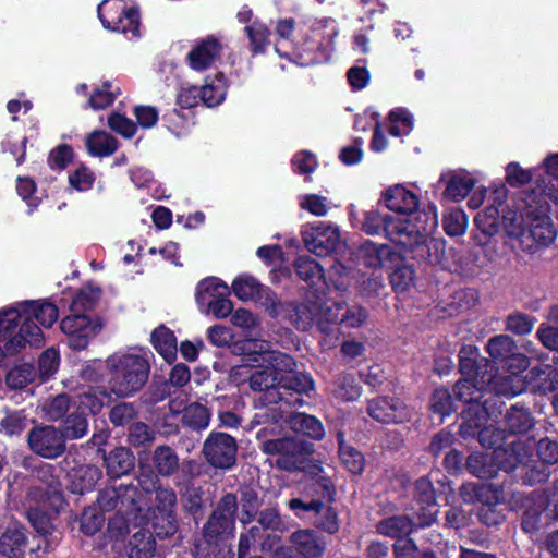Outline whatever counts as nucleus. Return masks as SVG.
Wrapping results in <instances>:
<instances>
[{
  "mask_svg": "<svg viewBox=\"0 0 558 558\" xmlns=\"http://www.w3.org/2000/svg\"><path fill=\"white\" fill-rule=\"evenodd\" d=\"M89 155L94 157H108L117 151L119 145L114 136L106 131H94L85 141Z\"/></svg>",
  "mask_w": 558,
  "mask_h": 558,
  "instance_id": "38",
  "label": "nucleus"
},
{
  "mask_svg": "<svg viewBox=\"0 0 558 558\" xmlns=\"http://www.w3.org/2000/svg\"><path fill=\"white\" fill-rule=\"evenodd\" d=\"M420 196L408 189L404 184H393L386 189V208L405 216L403 219L415 221L418 213L434 211L437 216L435 205L428 209L418 210Z\"/></svg>",
  "mask_w": 558,
  "mask_h": 558,
  "instance_id": "15",
  "label": "nucleus"
},
{
  "mask_svg": "<svg viewBox=\"0 0 558 558\" xmlns=\"http://www.w3.org/2000/svg\"><path fill=\"white\" fill-rule=\"evenodd\" d=\"M45 416L50 421L61 420L66 412L72 410L69 397L66 395H58L47 400L41 405Z\"/></svg>",
  "mask_w": 558,
  "mask_h": 558,
  "instance_id": "63",
  "label": "nucleus"
},
{
  "mask_svg": "<svg viewBox=\"0 0 558 558\" xmlns=\"http://www.w3.org/2000/svg\"><path fill=\"white\" fill-rule=\"evenodd\" d=\"M475 437L483 448L493 449V451H496V448L504 447L509 441L506 430L494 425L483 428Z\"/></svg>",
  "mask_w": 558,
  "mask_h": 558,
  "instance_id": "57",
  "label": "nucleus"
},
{
  "mask_svg": "<svg viewBox=\"0 0 558 558\" xmlns=\"http://www.w3.org/2000/svg\"><path fill=\"white\" fill-rule=\"evenodd\" d=\"M59 317L58 307L47 301H25L0 310V342L9 354L45 343L43 329L50 328Z\"/></svg>",
  "mask_w": 558,
  "mask_h": 558,
  "instance_id": "2",
  "label": "nucleus"
},
{
  "mask_svg": "<svg viewBox=\"0 0 558 558\" xmlns=\"http://www.w3.org/2000/svg\"><path fill=\"white\" fill-rule=\"evenodd\" d=\"M386 120L389 122V126L386 125L387 132L395 137L409 135L414 128L413 116L404 107L390 110Z\"/></svg>",
  "mask_w": 558,
  "mask_h": 558,
  "instance_id": "43",
  "label": "nucleus"
},
{
  "mask_svg": "<svg viewBox=\"0 0 558 558\" xmlns=\"http://www.w3.org/2000/svg\"><path fill=\"white\" fill-rule=\"evenodd\" d=\"M222 46L214 37L199 41L187 54L190 66L195 71H205L220 57Z\"/></svg>",
  "mask_w": 558,
  "mask_h": 558,
  "instance_id": "23",
  "label": "nucleus"
},
{
  "mask_svg": "<svg viewBox=\"0 0 558 558\" xmlns=\"http://www.w3.org/2000/svg\"><path fill=\"white\" fill-rule=\"evenodd\" d=\"M88 423L86 415L72 407L68 417L64 420V430L62 432L64 438L78 439L86 435Z\"/></svg>",
  "mask_w": 558,
  "mask_h": 558,
  "instance_id": "56",
  "label": "nucleus"
},
{
  "mask_svg": "<svg viewBox=\"0 0 558 558\" xmlns=\"http://www.w3.org/2000/svg\"><path fill=\"white\" fill-rule=\"evenodd\" d=\"M545 511V502H534L527 506L521 517V529L525 533L533 534L541 530Z\"/></svg>",
  "mask_w": 558,
  "mask_h": 558,
  "instance_id": "55",
  "label": "nucleus"
},
{
  "mask_svg": "<svg viewBox=\"0 0 558 558\" xmlns=\"http://www.w3.org/2000/svg\"><path fill=\"white\" fill-rule=\"evenodd\" d=\"M289 426L295 434H302L312 439H322L325 429L322 423L313 415L294 413L289 418Z\"/></svg>",
  "mask_w": 558,
  "mask_h": 558,
  "instance_id": "40",
  "label": "nucleus"
},
{
  "mask_svg": "<svg viewBox=\"0 0 558 558\" xmlns=\"http://www.w3.org/2000/svg\"><path fill=\"white\" fill-rule=\"evenodd\" d=\"M536 453L539 461L550 466L558 463V440L545 436L536 444Z\"/></svg>",
  "mask_w": 558,
  "mask_h": 558,
  "instance_id": "64",
  "label": "nucleus"
},
{
  "mask_svg": "<svg viewBox=\"0 0 558 558\" xmlns=\"http://www.w3.org/2000/svg\"><path fill=\"white\" fill-rule=\"evenodd\" d=\"M456 401V397L451 395L448 388L438 387L430 393L428 409L432 414L437 415L441 422L444 417L450 416L452 413L457 412L458 405Z\"/></svg>",
  "mask_w": 558,
  "mask_h": 558,
  "instance_id": "39",
  "label": "nucleus"
},
{
  "mask_svg": "<svg viewBox=\"0 0 558 558\" xmlns=\"http://www.w3.org/2000/svg\"><path fill=\"white\" fill-rule=\"evenodd\" d=\"M337 35L338 27L330 17L303 21L293 51L281 53V43L276 45V51L301 66L325 62L333 51Z\"/></svg>",
  "mask_w": 558,
  "mask_h": 558,
  "instance_id": "3",
  "label": "nucleus"
},
{
  "mask_svg": "<svg viewBox=\"0 0 558 558\" xmlns=\"http://www.w3.org/2000/svg\"><path fill=\"white\" fill-rule=\"evenodd\" d=\"M488 403L489 400L485 399L465 404L460 414L462 422L459 426V434L462 438H474L480 430L488 426L490 417Z\"/></svg>",
  "mask_w": 558,
  "mask_h": 558,
  "instance_id": "18",
  "label": "nucleus"
},
{
  "mask_svg": "<svg viewBox=\"0 0 558 558\" xmlns=\"http://www.w3.org/2000/svg\"><path fill=\"white\" fill-rule=\"evenodd\" d=\"M151 343L156 351L168 362L172 363L177 357V338L165 326H159L151 332Z\"/></svg>",
  "mask_w": 558,
  "mask_h": 558,
  "instance_id": "41",
  "label": "nucleus"
},
{
  "mask_svg": "<svg viewBox=\"0 0 558 558\" xmlns=\"http://www.w3.org/2000/svg\"><path fill=\"white\" fill-rule=\"evenodd\" d=\"M120 94V87L111 82H105L95 88L89 96L88 106L94 110H101L110 106Z\"/></svg>",
  "mask_w": 558,
  "mask_h": 558,
  "instance_id": "50",
  "label": "nucleus"
},
{
  "mask_svg": "<svg viewBox=\"0 0 558 558\" xmlns=\"http://www.w3.org/2000/svg\"><path fill=\"white\" fill-rule=\"evenodd\" d=\"M245 32L250 38L252 51L254 53L264 52L269 44L270 33L265 24L254 21L245 27Z\"/></svg>",
  "mask_w": 558,
  "mask_h": 558,
  "instance_id": "61",
  "label": "nucleus"
},
{
  "mask_svg": "<svg viewBox=\"0 0 558 558\" xmlns=\"http://www.w3.org/2000/svg\"><path fill=\"white\" fill-rule=\"evenodd\" d=\"M263 451L269 456H277L276 465L279 469L292 471L300 469L307 454L312 452V444L300 436H284L263 442Z\"/></svg>",
  "mask_w": 558,
  "mask_h": 558,
  "instance_id": "7",
  "label": "nucleus"
},
{
  "mask_svg": "<svg viewBox=\"0 0 558 558\" xmlns=\"http://www.w3.org/2000/svg\"><path fill=\"white\" fill-rule=\"evenodd\" d=\"M107 473L110 477L128 474L134 466V456L130 449L119 447L105 456Z\"/></svg>",
  "mask_w": 558,
  "mask_h": 558,
  "instance_id": "37",
  "label": "nucleus"
},
{
  "mask_svg": "<svg viewBox=\"0 0 558 558\" xmlns=\"http://www.w3.org/2000/svg\"><path fill=\"white\" fill-rule=\"evenodd\" d=\"M298 204L301 209L316 217L326 216L331 207L327 197L314 193L299 195Z\"/></svg>",
  "mask_w": 558,
  "mask_h": 558,
  "instance_id": "54",
  "label": "nucleus"
},
{
  "mask_svg": "<svg viewBox=\"0 0 558 558\" xmlns=\"http://www.w3.org/2000/svg\"><path fill=\"white\" fill-rule=\"evenodd\" d=\"M530 449L531 447L520 439L509 440L504 447L493 451L495 468L507 473H518L522 462L530 457Z\"/></svg>",
  "mask_w": 558,
  "mask_h": 558,
  "instance_id": "19",
  "label": "nucleus"
},
{
  "mask_svg": "<svg viewBox=\"0 0 558 558\" xmlns=\"http://www.w3.org/2000/svg\"><path fill=\"white\" fill-rule=\"evenodd\" d=\"M54 468L44 464L38 470L40 483L27 493V517L37 532H48V512H58L63 507V497L58 476L53 475Z\"/></svg>",
  "mask_w": 558,
  "mask_h": 558,
  "instance_id": "5",
  "label": "nucleus"
},
{
  "mask_svg": "<svg viewBox=\"0 0 558 558\" xmlns=\"http://www.w3.org/2000/svg\"><path fill=\"white\" fill-rule=\"evenodd\" d=\"M302 239L305 247L317 256L328 255L341 246L339 228L326 221L304 226Z\"/></svg>",
  "mask_w": 558,
  "mask_h": 558,
  "instance_id": "9",
  "label": "nucleus"
},
{
  "mask_svg": "<svg viewBox=\"0 0 558 558\" xmlns=\"http://www.w3.org/2000/svg\"><path fill=\"white\" fill-rule=\"evenodd\" d=\"M313 485L318 495L317 498H292L288 502V507L295 515L301 517L306 512L319 514L325 508V502H330L333 499L335 486L331 480L323 474L322 469H319V472L315 475Z\"/></svg>",
  "mask_w": 558,
  "mask_h": 558,
  "instance_id": "17",
  "label": "nucleus"
},
{
  "mask_svg": "<svg viewBox=\"0 0 558 558\" xmlns=\"http://www.w3.org/2000/svg\"><path fill=\"white\" fill-rule=\"evenodd\" d=\"M292 548L301 558H318L325 550V543L315 532L300 530L290 536Z\"/></svg>",
  "mask_w": 558,
  "mask_h": 558,
  "instance_id": "30",
  "label": "nucleus"
},
{
  "mask_svg": "<svg viewBox=\"0 0 558 558\" xmlns=\"http://www.w3.org/2000/svg\"><path fill=\"white\" fill-rule=\"evenodd\" d=\"M235 510L236 497L233 494L223 496L204 526V535L208 542L233 533Z\"/></svg>",
  "mask_w": 558,
  "mask_h": 558,
  "instance_id": "14",
  "label": "nucleus"
},
{
  "mask_svg": "<svg viewBox=\"0 0 558 558\" xmlns=\"http://www.w3.org/2000/svg\"><path fill=\"white\" fill-rule=\"evenodd\" d=\"M536 318L532 315L514 312L506 317V329L518 336H525L532 332Z\"/></svg>",
  "mask_w": 558,
  "mask_h": 558,
  "instance_id": "58",
  "label": "nucleus"
},
{
  "mask_svg": "<svg viewBox=\"0 0 558 558\" xmlns=\"http://www.w3.org/2000/svg\"><path fill=\"white\" fill-rule=\"evenodd\" d=\"M27 547V531L21 524H12L0 536V554L7 558H24Z\"/></svg>",
  "mask_w": 558,
  "mask_h": 558,
  "instance_id": "26",
  "label": "nucleus"
},
{
  "mask_svg": "<svg viewBox=\"0 0 558 558\" xmlns=\"http://www.w3.org/2000/svg\"><path fill=\"white\" fill-rule=\"evenodd\" d=\"M505 425L511 435H524L534 427L535 418L529 408L515 403L507 410Z\"/></svg>",
  "mask_w": 558,
  "mask_h": 558,
  "instance_id": "31",
  "label": "nucleus"
},
{
  "mask_svg": "<svg viewBox=\"0 0 558 558\" xmlns=\"http://www.w3.org/2000/svg\"><path fill=\"white\" fill-rule=\"evenodd\" d=\"M259 507H260V500L258 498L257 493L251 487L243 488L241 492L240 521L243 524L252 522L254 517L256 515Z\"/></svg>",
  "mask_w": 558,
  "mask_h": 558,
  "instance_id": "60",
  "label": "nucleus"
},
{
  "mask_svg": "<svg viewBox=\"0 0 558 558\" xmlns=\"http://www.w3.org/2000/svg\"><path fill=\"white\" fill-rule=\"evenodd\" d=\"M278 376L274 375L269 372L268 367L265 366H255L251 374V383L250 388L253 391L265 392L264 395V403L265 404H276L277 399L276 395H272L271 390H277V384L279 381Z\"/></svg>",
  "mask_w": 558,
  "mask_h": 558,
  "instance_id": "33",
  "label": "nucleus"
},
{
  "mask_svg": "<svg viewBox=\"0 0 558 558\" xmlns=\"http://www.w3.org/2000/svg\"><path fill=\"white\" fill-rule=\"evenodd\" d=\"M111 377L110 389L118 397H129L138 391L147 381L149 362L143 349L132 348L116 352L106 360Z\"/></svg>",
  "mask_w": 558,
  "mask_h": 558,
  "instance_id": "4",
  "label": "nucleus"
},
{
  "mask_svg": "<svg viewBox=\"0 0 558 558\" xmlns=\"http://www.w3.org/2000/svg\"><path fill=\"white\" fill-rule=\"evenodd\" d=\"M515 476L522 485L535 486L544 484L550 476L549 466L539 460L532 459V453L521 464Z\"/></svg>",
  "mask_w": 558,
  "mask_h": 558,
  "instance_id": "34",
  "label": "nucleus"
},
{
  "mask_svg": "<svg viewBox=\"0 0 558 558\" xmlns=\"http://www.w3.org/2000/svg\"><path fill=\"white\" fill-rule=\"evenodd\" d=\"M480 379L468 377L459 379L453 386V393L458 401L469 404L471 401H480L483 398L481 388L478 387Z\"/></svg>",
  "mask_w": 558,
  "mask_h": 558,
  "instance_id": "52",
  "label": "nucleus"
},
{
  "mask_svg": "<svg viewBox=\"0 0 558 558\" xmlns=\"http://www.w3.org/2000/svg\"><path fill=\"white\" fill-rule=\"evenodd\" d=\"M182 421L194 429L205 428L209 424V413L204 405L192 403L184 409Z\"/></svg>",
  "mask_w": 558,
  "mask_h": 558,
  "instance_id": "62",
  "label": "nucleus"
},
{
  "mask_svg": "<svg viewBox=\"0 0 558 558\" xmlns=\"http://www.w3.org/2000/svg\"><path fill=\"white\" fill-rule=\"evenodd\" d=\"M230 288L217 277L202 280L196 288V301L202 310L221 296H229Z\"/></svg>",
  "mask_w": 558,
  "mask_h": 558,
  "instance_id": "35",
  "label": "nucleus"
},
{
  "mask_svg": "<svg viewBox=\"0 0 558 558\" xmlns=\"http://www.w3.org/2000/svg\"><path fill=\"white\" fill-rule=\"evenodd\" d=\"M175 505L177 496L173 489L163 487L156 489V506L151 509L150 520L155 534L160 538L177 532Z\"/></svg>",
  "mask_w": 558,
  "mask_h": 558,
  "instance_id": "10",
  "label": "nucleus"
},
{
  "mask_svg": "<svg viewBox=\"0 0 558 558\" xmlns=\"http://www.w3.org/2000/svg\"><path fill=\"white\" fill-rule=\"evenodd\" d=\"M154 471L160 476H170L179 469V458L169 446H158L151 453Z\"/></svg>",
  "mask_w": 558,
  "mask_h": 558,
  "instance_id": "45",
  "label": "nucleus"
},
{
  "mask_svg": "<svg viewBox=\"0 0 558 558\" xmlns=\"http://www.w3.org/2000/svg\"><path fill=\"white\" fill-rule=\"evenodd\" d=\"M238 444L235 439L220 432L208 435L203 445L206 461L216 469H230L236 460Z\"/></svg>",
  "mask_w": 558,
  "mask_h": 558,
  "instance_id": "12",
  "label": "nucleus"
},
{
  "mask_svg": "<svg viewBox=\"0 0 558 558\" xmlns=\"http://www.w3.org/2000/svg\"><path fill=\"white\" fill-rule=\"evenodd\" d=\"M327 322L340 324L349 328L359 327L366 318L365 311L359 305L333 302L324 310Z\"/></svg>",
  "mask_w": 558,
  "mask_h": 558,
  "instance_id": "24",
  "label": "nucleus"
},
{
  "mask_svg": "<svg viewBox=\"0 0 558 558\" xmlns=\"http://www.w3.org/2000/svg\"><path fill=\"white\" fill-rule=\"evenodd\" d=\"M60 328L73 349H85L90 339L101 329V325L85 314H72L61 320Z\"/></svg>",
  "mask_w": 558,
  "mask_h": 558,
  "instance_id": "16",
  "label": "nucleus"
},
{
  "mask_svg": "<svg viewBox=\"0 0 558 558\" xmlns=\"http://www.w3.org/2000/svg\"><path fill=\"white\" fill-rule=\"evenodd\" d=\"M437 495L433 483L427 477H420L415 482L414 500L417 505V512L424 518V524L429 525L435 521L438 513Z\"/></svg>",
  "mask_w": 558,
  "mask_h": 558,
  "instance_id": "22",
  "label": "nucleus"
},
{
  "mask_svg": "<svg viewBox=\"0 0 558 558\" xmlns=\"http://www.w3.org/2000/svg\"><path fill=\"white\" fill-rule=\"evenodd\" d=\"M412 417V410L399 398L386 400V425L407 423Z\"/></svg>",
  "mask_w": 558,
  "mask_h": 558,
  "instance_id": "59",
  "label": "nucleus"
},
{
  "mask_svg": "<svg viewBox=\"0 0 558 558\" xmlns=\"http://www.w3.org/2000/svg\"><path fill=\"white\" fill-rule=\"evenodd\" d=\"M460 496L466 504L490 505L498 504L499 490L490 484L466 483L460 487Z\"/></svg>",
  "mask_w": 558,
  "mask_h": 558,
  "instance_id": "32",
  "label": "nucleus"
},
{
  "mask_svg": "<svg viewBox=\"0 0 558 558\" xmlns=\"http://www.w3.org/2000/svg\"><path fill=\"white\" fill-rule=\"evenodd\" d=\"M100 289L95 286L83 287L74 296L71 311L81 314L92 310L100 298Z\"/></svg>",
  "mask_w": 558,
  "mask_h": 558,
  "instance_id": "53",
  "label": "nucleus"
},
{
  "mask_svg": "<svg viewBox=\"0 0 558 558\" xmlns=\"http://www.w3.org/2000/svg\"><path fill=\"white\" fill-rule=\"evenodd\" d=\"M526 379L534 391L546 395L558 389V367L554 364H537L530 368Z\"/></svg>",
  "mask_w": 558,
  "mask_h": 558,
  "instance_id": "29",
  "label": "nucleus"
},
{
  "mask_svg": "<svg viewBox=\"0 0 558 558\" xmlns=\"http://www.w3.org/2000/svg\"><path fill=\"white\" fill-rule=\"evenodd\" d=\"M354 128L357 131L373 130V138L371 149L373 151H381L384 148V136L381 133L380 113L371 108L366 109L363 114L355 119Z\"/></svg>",
  "mask_w": 558,
  "mask_h": 558,
  "instance_id": "36",
  "label": "nucleus"
},
{
  "mask_svg": "<svg viewBox=\"0 0 558 558\" xmlns=\"http://www.w3.org/2000/svg\"><path fill=\"white\" fill-rule=\"evenodd\" d=\"M475 181L459 174H451L446 182L444 197L453 202H460L465 198L473 190Z\"/></svg>",
  "mask_w": 558,
  "mask_h": 558,
  "instance_id": "48",
  "label": "nucleus"
},
{
  "mask_svg": "<svg viewBox=\"0 0 558 558\" xmlns=\"http://www.w3.org/2000/svg\"><path fill=\"white\" fill-rule=\"evenodd\" d=\"M527 230L529 236L539 246H548L556 238V229L553 220L546 213L534 214L527 213Z\"/></svg>",
  "mask_w": 558,
  "mask_h": 558,
  "instance_id": "28",
  "label": "nucleus"
},
{
  "mask_svg": "<svg viewBox=\"0 0 558 558\" xmlns=\"http://www.w3.org/2000/svg\"><path fill=\"white\" fill-rule=\"evenodd\" d=\"M502 202L486 206L483 210L478 211L474 218L476 230L473 233V240L477 246H487L490 239L496 235L500 230V210L499 206Z\"/></svg>",
  "mask_w": 558,
  "mask_h": 558,
  "instance_id": "21",
  "label": "nucleus"
},
{
  "mask_svg": "<svg viewBox=\"0 0 558 558\" xmlns=\"http://www.w3.org/2000/svg\"><path fill=\"white\" fill-rule=\"evenodd\" d=\"M518 344L509 335H496L492 337L486 344L488 352L495 367L497 368L511 353L518 350Z\"/></svg>",
  "mask_w": 558,
  "mask_h": 558,
  "instance_id": "42",
  "label": "nucleus"
},
{
  "mask_svg": "<svg viewBox=\"0 0 558 558\" xmlns=\"http://www.w3.org/2000/svg\"><path fill=\"white\" fill-rule=\"evenodd\" d=\"M260 283L251 275L238 276L232 282V291L241 301H250L260 293Z\"/></svg>",
  "mask_w": 558,
  "mask_h": 558,
  "instance_id": "51",
  "label": "nucleus"
},
{
  "mask_svg": "<svg viewBox=\"0 0 558 558\" xmlns=\"http://www.w3.org/2000/svg\"><path fill=\"white\" fill-rule=\"evenodd\" d=\"M543 167L544 173L535 180L536 190L542 197L558 205V154L546 157Z\"/></svg>",
  "mask_w": 558,
  "mask_h": 558,
  "instance_id": "27",
  "label": "nucleus"
},
{
  "mask_svg": "<svg viewBox=\"0 0 558 558\" xmlns=\"http://www.w3.org/2000/svg\"><path fill=\"white\" fill-rule=\"evenodd\" d=\"M315 383L306 373H295L281 376L277 384V390H271L276 395L277 403L281 402L289 407H302L305 403L304 397H308L314 391Z\"/></svg>",
  "mask_w": 558,
  "mask_h": 558,
  "instance_id": "11",
  "label": "nucleus"
},
{
  "mask_svg": "<svg viewBox=\"0 0 558 558\" xmlns=\"http://www.w3.org/2000/svg\"><path fill=\"white\" fill-rule=\"evenodd\" d=\"M298 276L308 282L311 286H317L324 282L322 267L310 256H300L294 263Z\"/></svg>",
  "mask_w": 558,
  "mask_h": 558,
  "instance_id": "49",
  "label": "nucleus"
},
{
  "mask_svg": "<svg viewBox=\"0 0 558 558\" xmlns=\"http://www.w3.org/2000/svg\"><path fill=\"white\" fill-rule=\"evenodd\" d=\"M136 489L134 487H122L118 489H106L98 497V504L101 510H117L119 513L133 512L136 509L134 496Z\"/></svg>",
  "mask_w": 558,
  "mask_h": 558,
  "instance_id": "25",
  "label": "nucleus"
},
{
  "mask_svg": "<svg viewBox=\"0 0 558 558\" xmlns=\"http://www.w3.org/2000/svg\"><path fill=\"white\" fill-rule=\"evenodd\" d=\"M106 400H108L106 391L89 388L87 391L75 397L72 407L87 416V414L98 413L102 409Z\"/></svg>",
  "mask_w": 558,
  "mask_h": 558,
  "instance_id": "44",
  "label": "nucleus"
},
{
  "mask_svg": "<svg viewBox=\"0 0 558 558\" xmlns=\"http://www.w3.org/2000/svg\"><path fill=\"white\" fill-rule=\"evenodd\" d=\"M438 217L434 211L418 213L415 221L395 219L386 215V262L391 263L389 282L397 293L407 291L415 277L414 265H437L444 257V243L432 238Z\"/></svg>",
  "mask_w": 558,
  "mask_h": 558,
  "instance_id": "1",
  "label": "nucleus"
},
{
  "mask_svg": "<svg viewBox=\"0 0 558 558\" xmlns=\"http://www.w3.org/2000/svg\"><path fill=\"white\" fill-rule=\"evenodd\" d=\"M202 102L207 107H216L220 105L227 93V83L225 76L219 73L213 78H206L205 84L201 87Z\"/></svg>",
  "mask_w": 558,
  "mask_h": 558,
  "instance_id": "46",
  "label": "nucleus"
},
{
  "mask_svg": "<svg viewBox=\"0 0 558 558\" xmlns=\"http://www.w3.org/2000/svg\"><path fill=\"white\" fill-rule=\"evenodd\" d=\"M31 450L45 459L60 457L65 450V438L63 433L51 425H38L28 434Z\"/></svg>",
  "mask_w": 558,
  "mask_h": 558,
  "instance_id": "13",
  "label": "nucleus"
},
{
  "mask_svg": "<svg viewBox=\"0 0 558 558\" xmlns=\"http://www.w3.org/2000/svg\"><path fill=\"white\" fill-rule=\"evenodd\" d=\"M459 371L463 376L480 379L482 383L490 381L488 367L493 368L488 359L482 357L476 345L464 344L459 351Z\"/></svg>",
  "mask_w": 558,
  "mask_h": 558,
  "instance_id": "20",
  "label": "nucleus"
},
{
  "mask_svg": "<svg viewBox=\"0 0 558 558\" xmlns=\"http://www.w3.org/2000/svg\"><path fill=\"white\" fill-rule=\"evenodd\" d=\"M465 469L468 472L481 480H490L496 476L497 468H495L493 458L474 451L471 452L465 460Z\"/></svg>",
  "mask_w": 558,
  "mask_h": 558,
  "instance_id": "47",
  "label": "nucleus"
},
{
  "mask_svg": "<svg viewBox=\"0 0 558 558\" xmlns=\"http://www.w3.org/2000/svg\"><path fill=\"white\" fill-rule=\"evenodd\" d=\"M98 16L105 28L119 32L129 38L140 36V13L134 5L124 0H104L98 5Z\"/></svg>",
  "mask_w": 558,
  "mask_h": 558,
  "instance_id": "6",
  "label": "nucleus"
},
{
  "mask_svg": "<svg viewBox=\"0 0 558 558\" xmlns=\"http://www.w3.org/2000/svg\"><path fill=\"white\" fill-rule=\"evenodd\" d=\"M244 348L247 350L248 361L271 368V373L278 377L290 375L295 371L294 359L280 351L270 350L266 341L247 339L244 341Z\"/></svg>",
  "mask_w": 558,
  "mask_h": 558,
  "instance_id": "8",
  "label": "nucleus"
}]
</instances>
